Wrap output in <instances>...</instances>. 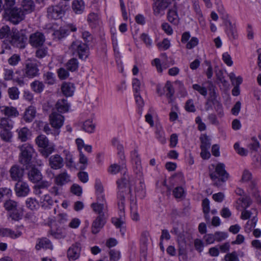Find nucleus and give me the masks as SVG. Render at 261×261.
<instances>
[{
  "label": "nucleus",
  "mask_w": 261,
  "mask_h": 261,
  "mask_svg": "<svg viewBox=\"0 0 261 261\" xmlns=\"http://www.w3.org/2000/svg\"><path fill=\"white\" fill-rule=\"evenodd\" d=\"M79 66V61L75 58H71L66 64L67 69L71 72L76 71L78 69Z\"/></svg>",
  "instance_id": "obj_38"
},
{
  "label": "nucleus",
  "mask_w": 261,
  "mask_h": 261,
  "mask_svg": "<svg viewBox=\"0 0 261 261\" xmlns=\"http://www.w3.org/2000/svg\"><path fill=\"white\" fill-rule=\"evenodd\" d=\"M28 32L25 30H12L9 42L13 46L20 48L25 47L28 40Z\"/></svg>",
  "instance_id": "obj_4"
},
{
  "label": "nucleus",
  "mask_w": 261,
  "mask_h": 261,
  "mask_svg": "<svg viewBox=\"0 0 261 261\" xmlns=\"http://www.w3.org/2000/svg\"><path fill=\"white\" fill-rule=\"evenodd\" d=\"M171 0H155L153 10L154 15L164 14V11L171 4Z\"/></svg>",
  "instance_id": "obj_13"
},
{
  "label": "nucleus",
  "mask_w": 261,
  "mask_h": 261,
  "mask_svg": "<svg viewBox=\"0 0 261 261\" xmlns=\"http://www.w3.org/2000/svg\"><path fill=\"white\" fill-rule=\"evenodd\" d=\"M4 206L7 211H12L17 208L18 204L15 201L9 199L5 202Z\"/></svg>",
  "instance_id": "obj_45"
},
{
  "label": "nucleus",
  "mask_w": 261,
  "mask_h": 261,
  "mask_svg": "<svg viewBox=\"0 0 261 261\" xmlns=\"http://www.w3.org/2000/svg\"><path fill=\"white\" fill-rule=\"evenodd\" d=\"M54 35L55 38L59 40L64 38L67 35V31L65 29H59L54 32Z\"/></svg>",
  "instance_id": "obj_63"
},
{
  "label": "nucleus",
  "mask_w": 261,
  "mask_h": 261,
  "mask_svg": "<svg viewBox=\"0 0 261 261\" xmlns=\"http://www.w3.org/2000/svg\"><path fill=\"white\" fill-rule=\"evenodd\" d=\"M49 119L51 126L56 128H60L64 121V117L56 112H53L50 115Z\"/></svg>",
  "instance_id": "obj_20"
},
{
  "label": "nucleus",
  "mask_w": 261,
  "mask_h": 261,
  "mask_svg": "<svg viewBox=\"0 0 261 261\" xmlns=\"http://www.w3.org/2000/svg\"><path fill=\"white\" fill-rule=\"evenodd\" d=\"M168 20L172 24L177 25L179 22V18L177 12V10L174 6L172 9L169 10L167 14Z\"/></svg>",
  "instance_id": "obj_30"
},
{
  "label": "nucleus",
  "mask_w": 261,
  "mask_h": 261,
  "mask_svg": "<svg viewBox=\"0 0 261 261\" xmlns=\"http://www.w3.org/2000/svg\"><path fill=\"white\" fill-rule=\"evenodd\" d=\"M106 222V216H98L92 223V232L94 234L98 233L100 229L103 227Z\"/></svg>",
  "instance_id": "obj_21"
},
{
  "label": "nucleus",
  "mask_w": 261,
  "mask_h": 261,
  "mask_svg": "<svg viewBox=\"0 0 261 261\" xmlns=\"http://www.w3.org/2000/svg\"><path fill=\"white\" fill-rule=\"evenodd\" d=\"M56 108L59 112L65 113L68 111L69 105L65 99H60L56 103Z\"/></svg>",
  "instance_id": "obj_37"
},
{
  "label": "nucleus",
  "mask_w": 261,
  "mask_h": 261,
  "mask_svg": "<svg viewBox=\"0 0 261 261\" xmlns=\"http://www.w3.org/2000/svg\"><path fill=\"white\" fill-rule=\"evenodd\" d=\"M121 201H118V206L119 210V218H112V223L118 228H121L124 223V197L121 195Z\"/></svg>",
  "instance_id": "obj_10"
},
{
  "label": "nucleus",
  "mask_w": 261,
  "mask_h": 261,
  "mask_svg": "<svg viewBox=\"0 0 261 261\" xmlns=\"http://www.w3.org/2000/svg\"><path fill=\"white\" fill-rule=\"evenodd\" d=\"M31 87L35 92L40 93L44 90L45 86L42 82L36 80L31 84Z\"/></svg>",
  "instance_id": "obj_43"
},
{
  "label": "nucleus",
  "mask_w": 261,
  "mask_h": 261,
  "mask_svg": "<svg viewBox=\"0 0 261 261\" xmlns=\"http://www.w3.org/2000/svg\"><path fill=\"white\" fill-rule=\"evenodd\" d=\"M16 132L17 133L18 139L21 142L27 141L32 135L31 132L26 127L19 128Z\"/></svg>",
  "instance_id": "obj_26"
},
{
  "label": "nucleus",
  "mask_w": 261,
  "mask_h": 261,
  "mask_svg": "<svg viewBox=\"0 0 261 261\" xmlns=\"http://www.w3.org/2000/svg\"><path fill=\"white\" fill-rule=\"evenodd\" d=\"M110 259L111 261H118L120 258L119 251L111 249L109 251Z\"/></svg>",
  "instance_id": "obj_55"
},
{
  "label": "nucleus",
  "mask_w": 261,
  "mask_h": 261,
  "mask_svg": "<svg viewBox=\"0 0 261 261\" xmlns=\"http://www.w3.org/2000/svg\"><path fill=\"white\" fill-rule=\"evenodd\" d=\"M15 192L18 197H25L27 196L30 189L27 182L22 180L17 182L15 185Z\"/></svg>",
  "instance_id": "obj_15"
},
{
  "label": "nucleus",
  "mask_w": 261,
  "mask_h": 261,
  "mask_svg": "<svg viewBox=\"0 0 261 261\" xmlns=\"http://www.w3.org/2000/svg\"><path fill=\"white\" fill-rule=\"evenodd\" d=\"M238 203L240 204L241 206L244 209L249 207L252 203V200L248 196H244L240 197L237 201Z\"/></svg>",
  "instance_id": "obj_42"
},
{
  "label": "nucleus",
  "mask_w": 261,
  "mask_h": 261,
  "mask_svg": "<svg viewBox=\"0 0 261 261\" xmlns=\"http://www.w3.org/2000/svg\"><path fill=\"white\" fill-rule=\"evenodd\" d=\"M36 109L33 106L29 107L25 110L23 116L24 120L26 122H31L35 118L36 116Z\"/></svg>",
  "instance_id": "obj_33"
},
{
  "label": "nucleus",
  "mask_w": 261,
  "mask_h": 261,
  "mask_svg": "<svg viewBox=\"0 0 261 261\" xmlns=\"http://www.w3.org/2000/svg\"><path fill=\"white\" fill-rule=\"evenodd\" d=\"M69 49L73 55L78 56L83 60H86L89 56V47L86 43L80 40L73 41Z\"/></svg>",
  "instance_id": "obj_6"
},
{
  "label": "nucleus",
  "mask_w": 261,
  "mask_h": 261,
  "mask_svg": "<svg viewBox=\"0 0 261 261\" xmlns=\"http://www.w3.org/2000/svg\"><path fill=\"white\" fill-rule=\"evenodd\" d=\"M43 79L45 83L48 85H53L55 83L56 77L54 73L47 72L43 74Z\"/></svg>",
  "instance_id": "obj_44"
},
{
  "label": "nucleus",
  "mask_w": 261,
  "mask_h": 261,
  "mask_svg": "<svg viewBox=\"0 0 261 261\" xmlns=\"http://www.w3.org/2000/svg\"><path fill=\"white\" fill-rule=\"evenodd\" d=\"M65 156V163L66 167L71 168L73 166V161L72 154L67 150L63 151Z\"/></svg>",
  "instance_id": "obj_46"
},
{
  "label": "nucleus",
  "mask_w": 261,
  "mask_h": 261,
  "mask_svg": "<svg viewBox=\"0 0 261 261\" xmlns=\"http://www.w3.org/2000/svg\"><path fill=\"white\" fill-rule=\"evenodd\" d=\"M225 166L223 163H218L216 167L215 170L210 174L211 178L215 180L220 179L223 182H226L229 177V174L225 169Z\"/></svg>",
  "instance_id": "obj_8"
},
{
  "label": "nucleus",
  "mask_w": 261,
  "mask_h": 261,
  "mask_svg": "<svg viewBox=\"0 0 261 261\" xmlns=\"http://www.w3.org/2000/svg\"><path fill=\"white\" fill-rule=\"evenodd\" d=\"M193 89L197 91L199 94L203 96H206L207 94V90L203 85H199L197 84L192 85Z\"/></svg>",
  "instance_id": "obj_51"
},
{
  "label": "nucleus",
  "mask_w": 261,
  "mask_h": 261,
  "mask_svg": "<svg viewBox=\"0 0 261 261\" xmlns=\"http://www.w3.org/2000/svg\"><path fill=\"white\" fill-rule=\"evenodd\" d=\"M126 166L125 163H119V164H114L111 165L108 169L109 173L112 174H116L119 172L122 173L126 172Z\"/></svg>",
  "instance_id": "obj_27"
},
{
  "label": "nucleus",
  "mask_w": 261,
  "mask_h": 261,
  "mask_svg": "<svg viewBox=\"0 0 261 261\" xmlns=\"http://www.w3.org/2000/svg\"><path fill=\"white\" fill-rule=\"evenodd\" d=\"M24 75L29 78H33L39 74V69L36 63L28 62L24 69Z\"/></svg>",
  "instance_id": "obj_16"
},
{
  "label": "nucleus",
  "mask_w": 261,
  "mask_h": 261,
  "mask_svg": "<svg viewBox=\"0 0 261 261\" xmlns=\"http://www.w3.org/2000/svg\"><path fill=\"white\" fill-rule=\"evenodd\" d=\"M225 261H239L238 254L236 251L227 253L224 256Z\"/></svg>",
  "instance_id": "obj_58"
},
{
  "label": "nucleus",
  "mask_w": 261,
  "mask_h": 261,
  "mask_svg": "<svg viewBox=\"0 0 261 261\" xmlns=\"http://www.w3.org/2000/svg\"><path fill=\"white\" fill-rule=\"evenodd\" d=\"M9 97L11 99H17L19 98V91L16 87L9 88L8 90Z\"/></svg>",
  "instance_id": "obj_50"
},
{
  "label": "nucleus",
  "mask_w": 261,
  "mask_h": 261,
  "mask_svg": "<svg viewBox=\"0 0 261 261\" xmlns=\"http://www.w3.org/2000/svg\"><path fill=\"white\" fill-rule=\"evenodd\" d=\"M155 133L156 138L160 142L162 143H164L166 142L164 132L160 124L156 125Z\"/></svg>",
  "instance_id": "obj_40"
},
{
  "label": "nucleus",
  "mask_w": 261,
  "mask_h": 261,
  "mask_svg": "<svg viewBox=\"0 0 261 261\" xmlns=\"http://www.w3.org/2000/svg\"><path fill=\"white\" fill-rule=\"evenodd\" d=\"M4 115L7 118L16 117L19 115V112L17 109L12 106H3L0 107V115Z\"/></svg>",
  "instance_id": "obj_19"
},
{
  "label": "nucleus",
  "mask_w": 261,
  "mask_h": 261,
  "mask_svg": "<svg viewBox=\"0 0 261 261\" xmlns=\"http://www.w3.org/2000/svg\"><path fill=\"white\" fill-rule=\"evenodd\" d=\"M11 33L10 32V29L7 25L3 26L0 29V38H7L9 41V38L11 36Z\"/></svg>",
  "instance_id": "obj_47"
},
{
  "label": "nucleus",
  "mask_w": 261,
  "mask_h": 261,
  "mask_svg": "<svg viewBox=\"0 0 261 261\" xmlns=\"http://www.w3.org/2000/svg\"><path fill=\"white\" fill-rule=\"evenodd\" d=\"M26 206L31 210H36L38 206V202L33 198H29L25 201Z\"/></svg>",
  "instance_id": "obj_52"
},
{
  "label": "nucleus",
  "mask_w": 261,
  "mask_h": 261,
  "mask_svg": "<svg viewBox=\"0 0 261 261\" xmlns=\"http://www.w3.org/2000/svg\"><path fill=\"white\" fill-rule=\"evenodd\" d=\"M28 177L33 183L40 181L42 178L41 171L35 167L31 168L28 172Z\"/></svg>",
  "instance_id": "obj_22"
},
{
  "label": "nucleus",
  "mask_w": 261,
  "mask_h": 261,
  "mask_svg": "<svg viewBox=\"0 0 261 261\" xmlns=\"http://www.w3.org/2000/svg\"><path fill=\"white\" fill-rule=\"evenodd\" d=\"M87 21L92 29L96 28L100 24V20L98 15L95 13H91L88 15Z\"/></svg>",
  "instance_id": "obj_29"
},
{
  "label": "nucleus",
  "mask_w": 261,
  "mask_h": 261,
  "mask_svg": "<svg viewBox=\"0 0 261 261\" xmlns=\"http://www.w3.org/2000/svg\"><path fill=\"white\" fill-rule=\"evenodd\" d=\"M20 61V57L18 55H13L8 60L9 64L11 66H16Z\"/></svg>",
  "instance_id": "obj_62"
},
{
  "label": "nucleus",
  "mask_w": 261,
  "mask_h": 261,
  "mask_svg": "<svg viewBox=\"0 0 261 261\" xmlns=\"http://www.w3.org/2000/svg\"><path fill=\"white\" fill-rule=\"evenodd\" d=\"M22 11L24 15L33 12L35 9L34 3L32 0H23L21 3Z\"/></svg>",
  "instance_id": "obj_32"
},
{
  "label": "nucleus",
  "mask_w": 261,
  "mask_h": 261,
  "mask_svg": "<svg viewBox=\"0 0 261 261\" xmlns=\"http://www.w3.org/2000/svg\"><path fill=\"white\" fill-rule=\"evenodd\" d=\"M82 128L86 132L92 133L95 130V125L92 120L88 119L83 123Z\"/></svg>",
  "instance_id": "obj_39"
},
{
  "label": "nucleus",
  "mask_w": 261,
  "mask_h": 261,
  "mask_svg": "<svg viewBox=\"0 0 261 261\" xmlns=\"http://www.w3.org/2000/svg\"><path fill=\"white\" fill-rule=\"evenodd\" d=\"M74 89V85L71 83H63L61 87L62 91L66 96H71Z\"/></svg>",
  "instance_id": "obj_35"
},
{
  "label": "nucleus",
  "mask_w": 261,
  "mask_h": 261,
  "mask_svg": "<svg viewBox=\"0 0 261 261\" xmlns=\"http://www.w3.org/2000/svg\"><path fill=\"white\" fill-rule=\"evenodd\" d=\"M233 147L236 151L240 155L242 156H246L247 155L248 151L246 149L241 147L239 143H236L234 144Z\"/></svg>",
  "instance_id": "obj_61"
},
{
  "label": "nucleus",
  "mask_w": 261,
  "mask_h": 261,
  "mask_svg": "<svg viewBox=\"0 0 261 261\" xmlns=\"http://www.w3.org/2000/svg\"><path fill=\"white\" fill-rule=\"evenodd\" d=\"M35 248L37 250H40L41 248L53 249V246L50 240L44 238L38 240Z\"/></svg>",
  "instance_id": "obj_34"
},
{
  "label": "nucleus",
  "mask_w": 261,
  "mask_h": 261,
  "mask_svg": "<svg viewBox=\"0 0 261 261\" xmlns=\"http://www.w3.org/2000/svg\"><path fill=\"white\" fill-rule=\"evenodd\" d=\"M64 164V159L58 154L52 155L48 159V166L53 170L62 168Z\"/></svg>",
  "instance_id": "obj_12"
},
{
  "label": "nucleus",
  "mask_w": 261,
  "mask_h": 261,
  "mask_svg": "<svg viewBox=\"0 0 261 261\" xmlns=\"http://www.w3.org/2000/svg\"><path fill=\"white\" fill-rule=\"evenodd\" d=\"M20 150L18 161L20 164L27 168L31 163L33 155L35 153L33 146L29 143H24L18 147Z\"/></svg>",
  "instance_id": "obj_3"
},
{
  "label": "nucleus",
  "mask_w": 261,
  "mask_h": 261,
  "mask_svg": "<svg viewBox=\"0 0 261 261\" xmlns=\"http://www.w3.org/2000/svg\"><path fill=\"white\" fill-rule=\"evenodd\" d=\"M217 93L216 92V87L212 85L209 88V97L207 100L211 101L212 103H213L215 101H218L217 99Z\"/></svg>",
  "instance_id": "obj_48"
},
{
  "label": "nucleus",
  "mask_w": 261,
  "mask_h": 261,
  "mask_svg": "<svg viewBox=\"0 0 261 261\" xmlns=\"http://www.w3.org/2000/svg\"><path fill=\"white\" fill-rule=\"evenodd\" d=\"M226 27V32L230 39H235L237 37V33L234 24H232L228 19L224 20Z\"/></svg>",
  "instance_id": "obj_24"
},
{
  "label": "nucleus",
  "mask_w": 261,
  "mask_h": 261,
  "mask_svg": "<svg viewBox=\"0 0 261 261\" xmlns=\"http://www.w3.org/2000/svg\"><path fill=\"white\" fill-rule=\"evenodd\" d=\"M259 147V142L255 137L251 139V143L248 145V147L251 151H256Z\"/></svg>",
  "instance_id": "obj_56"
},
{
  "label": "nucleus",
  "mask_w": 261,
  "mask_h": 261,
  "mask_svg": "<svg viewBox=\"0 0 261 261\" xmlns=\"http://www.w3.org/2000/svg\"><path fill=\"white\" fill-rule=\"evenodd\" d=\"M70 181V176L67 173L66 171L58 174L55 178V182L56 185L62 187L63 185L67 184Z\"/></svg>",
  "instance_id": "obj_23"
},
{
  "label": "nucleus",
  "mask_w": 261,
  "mask_h": 261,
  "mask_svg": "<svg viewBox=\"0 0 261 261\" xmlns=\"http://www.w3.org/2000/svg\"><path fill=\"white\" fill-rule=\"evenodd\" d=\"M49 191L53 195L58 196L62 194V187L56 185L50 188Z\"/></svg>",
  "instance_id": "obj_60"
},
{
  "label": "nucleus",
  "mask_w": 261,
  "mask_h": 261,
  "mask_svg": "<svg viewBox=\"0 0 261 261\" xmlns=\"http://www.w3.org/2000/svg\"><path fill=\"white\" fill-rule=\"evenodd\" d=\"M80 31L82 34V38L86 43H89L92 41L93 36L89 32L85 30L83 27L80 28Z\"/></svg>",
  "instance_id": "obj_49"
},
{
  "label": "nucleus",
  "mask_w": 261,
  "mask_h": 261,
  "mask_svg": "<svg viewBox=\"0 0 261 261\" xmlns=\"http://www.w3.org/2000/svg\"><path fill=\"white\" fill-rule=\"evenodd\" d=\"M12 195V190L6 187L0 188V201L4 196L10 197Z\"/></svg>",
  "instance_id": "obj_57"
},
{
  "label": "nucleus",
  "mask_w": 261,
  "mask_h": 261,
  "mask_svg": "<svg viewBox=\"0 0 261 261\" xmlns=\"http://www.w3.org/2000/svg\"><path fill=\"white\" fill-rule=\"evenodd\" d=\"M81 244L75 243L72 244L67 250V257L71 260H75L79 258L81 253Z\"/></svg>",
  "instance_id": "obj_17"
},
{
  "label": "nucleus",
  "mask_w": 261,
  "mask_h": 261,
  "mask_svg": "<svg viewBox=\"0 0 261 261\" xmlns=\"http://www.w3.org/2000/svg\"><path fill=\"white\" fill-rule=\"evenodd\" d=\"M157 92L160 95H162L164 93H165L166 95L168 98H171L173 95L174 93L173 86L169 82H167L166 83L163 88V92L160 89L159 87H158L157 88Z\"/></svg>",
  "instance_id": "obj_31"
},
{
  "label": "nucleus",
  "mask_w": 261,
  "mask_h": 261,
  "mask_svg": "<svg viewBox=\"0 0 261 261\" xmlns=\"http://www.w3.org/2000/svg\"><path fill=\"white\" fill-rule=\"evenodd\" d=\"M216 241L217 242H221L225 240L228 237V234L227 232L223 231H216L214 233Z\"/></svg>",
  "instance_id": "obj_59"
},
{
  "label": "nucleus",
  "mask_w": 261,
  "mask_h": 261,
  "mask_svg": "<svg viewBox=\"0 0 261 261\" xmlns=\"http://www.w3.org/2000/svg\"><path fill=\"white\" fill-rule=\"evenodd\" d=\"M157 46L161 50H167L170 46V41L167 39H164L162 42L158 43Z\"/></svg>",
  "instance_id": "obj_64"
},
{
  "label": "nucleus",
  "mask_w": 261,
  "mask_h": 261,
  "mask_svg": "<svg viewBox=\"0 0 261 261\" xmlns=\"http://www.w3.org/2000/svg\"><path fill=\"white\" fill-rule=\"evenodd\" d=\"M38 146L41 148L40 152L45 158H48L55 150V145L49 143L47 138L44 135H40L35 139Z\"/></svg>",
  "instance_id": "obj_5"
},
{
  "label": "nucleus",
  "mask_w": 261,
  "mask_h": 261,
  "mask_svg": "<svg viewBox=\"0 0 261 261\" xmlns=\"http://www.w3.org/2000/svg\"><path fill=\"white\" fill-rule=\"evenodd\" d=\"M129 177L126 172L123 173V176L119 180L117 181V187L118 189V199L119 201H121L120 196L122 195L124 197V201L125 202V193L126 192V189L129 185Z\"/></svg>",
  "instance_id": "obj_11"
},
{
  "label": "nucleus",
  "mask_w": 261,
  "mask_h": 261,
  "mask_svg": "<svg viewBox=\"0 0 261 261\" xmlns=\"http://www.w3.org/2000/svg\"><path fill=\"white\" fill-rule=\"evenodd\" d=\"M173 195L176 198H181L185 196V190L181 187H177L173 190Z\"/></svg>",
  "instance_id": "obj_53"
},
{
  "label": "nucleus",
  "mask_w": 261,
  "mask_h": 261,
  "mask_svg": "<svg viewBox=\"0 0 261 261\" xmlns=\"http://www.w3.org/2000/svg\"><path fill=\"white\" fill-rule=\"evenodd\" d=\"M200 148H205L209 149L211 146V139L208 136L205 134L201 135L200 137Z\"/></svg>",
  "instance_id": "obj_41"
},
{
  "label": "nucleus",
  "mask_w": 261,
  "mask_h": 261,
  "mask_svg": "<svg viewBox=\"0 0 261 261\" xmlns=\"http://www.w3.org/2000/svg\"><path fill=\"white\" fill-rule=\"evenodd\" d=\"M10 214V217L14 221H18L20 220L23 216L22 212L19 211L17 208L15 211H11Z\"/></svg>",
  "instance_id": "obj_54"
},
{
  "label": "nucleus",
  "mask_w": 261,
  "mask_h": 261,
  "mask_svg": "<svg viewBox=\"0 0 261 261\" xmlns=\"http://www.w3.org/2000/svg\"><path fill=\"white\" fill-rule=\"evenodd\" d=\"M45 36L41 32H36L30 35L29 37V43L33 47L41 46L45 42Z\"/></svg>",
  "instance_id": "obj_14"
},
{
  "label": "nucleus",
  "mask_w": 261,
  "mask_h": 261,
  "mask_svg": "<svg viewBox=\"0 0 261 261\" xmlns=\"http://www.w3.org/2000/svg\"><path fill=\"white\" fill-rule=\"evenodd\" d=\"M21 231L17 230L16 231L9 228H2L0 229V235L3 237H9L12 239H16L21 236Z\"/></svg>",
  "instance_id": "obj_28"
},
{
  "label": "nucleus",
  "mask_w": 261,
  "mask_h": 261,
  "mask_svg": "<svg viewBox=\"0 0 261 261\" xmlns=\"http://www.w3.org/2000/svg\"><path fill=\"white\" fill-rule=\"evenodd\" d=\"M10 177L14 181H22L24 175V169L17 165L13 166L10 170Z\"/></svg>",
  "instance_id": "obj_18"
},
{
  "label": "nucleus",
  "mask_w": 261,
  "mask_h": 261,
  "mask_svg": "<svg viewBox=\"0 0 261 261\" xmlns=\"http://www.w3.org/2000/svg\"><path fill=\"white\" fill-rule=\"evenodd\" d=\"M5 17L14 24H18L24 19L25 15L21 9L14 7L12 9H7L5 13Z\"/></svg>",
  "instance_id": "obj_7"
},
{
  "label": "nucleus",
  "mask_w": 261,
  "mask_h": 261,
  "mask_svg": "<svg viewBox=\"0 0 261 261\" xmlns=\"http://www.w3.org/2000/svg\"><path fill=\"white\" fill-rule=\"evenodd\" d=\"M14 122L8 118L3 117L0 120V138L6 142H10L13 138L12 129Z\"/></svg>",
  "instance_id": "obj_2"
},
{
  "label": "nucleus",
  "mask_w": 261,
  "mask_h": 261,
  "mask_svg": "<svg viewBox=\"0 0 261 261\" xmlns=\"http://www.w3.org/2000/svg\"><path fill=\"white\" fill-rule=\"evenodd\" d=\"M65 8L62 3H60L59 5L52 6L47 9V17L51 19H58L61 18L64 12Z\"/></svg>",
  "instance_id": "obj_9"
},
{
  "label": "nucleus",
  "mask_w": 261,
  "mask_h": 261,
  "mask_svg": "<svg viewBox=\"0 0 261 261\" xmlns=\"http://www.w3.org/2000/svg\"><path fill=\"white\" fill-rule=\"evenodd\" d=\"M68 216L66 214H60L57 217V228L50 229L49 234L55 239H62L66 236V229L68 228Z\"/></svg>",
  "instance_id": "obj_1"
},
{
  "label": "nucleus",
  "mask_w": 261,
  "mask_h": 261,
  "mask_svg": "<svg viewBox=\"0 0 261 261\" xmlns=\"http://www.w3.org/2000/svg\"><path fill=\"white\" fill-rule=\"evenodd\" d=\"M72 8L76 14H81L85 9V3L83 0H74L72 2Z\"/></svg>",
  "instance_id": "obj_36"
},
{
  "label": "nucleus",
  "mask_w": 261,
  "mask_h": 261,
  "mask_svg": "<svg viewBox=\"0 0 261 261\" xmlns=\"http://www.w3.org/2000/svg\"><path fill=\"white\" fill-rule=\"evenodd\" d=\"M91 207L98 216H105L108 210L107 203L93 202L91 204Z\"/></svg>",
  "instance_id": "obj_25"
}]
</instances>
